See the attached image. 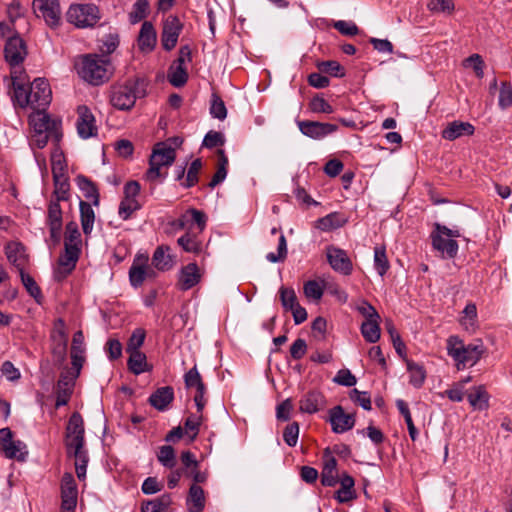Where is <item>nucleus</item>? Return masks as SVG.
<instances>
[{
  "instance_id": "obj_1",
  "label": "nucleus",
  "mask_w": 512,
  "mask_h": 512,
  "mask_svg": "<svg viewBox=\"0 0 512 512\" xmlns=\"http://www.w3.org/2000/svg\"><path fill=\"white\" fill-rule=\"evenodd\" d=\"M52 93L49 83L42 78L35 79L31 84L16 86V94L12 99L21 108L32 110H46L50 104Z\"/></svg>"
},
{
  "instance_id": "obj_2",
  "label": "nucleus",
  "mask_w": 512,
  "mask_h": 512,
  "mask_svg": "<svg viewBox=\"0 0 512 512\" xmlns=\"http://www.w3.org/2000/svg\"><path fill=\"white\" fill-rule=\"evenodd\" d=\"M147 81L141 77H132L124 83L114 84L110 88V103L118 110H130L138 98L147 93Z\"/></svg>"
},
{
  "instance_id": "obj_3",
  "label": "nucleus",
  "mask_w": 512,
  "mask_h": 512,
  "mask_svg": "<svg viewBox=\"0 0 512 512\" xmlns=\"http://www.w3.org/2000/svg\"><path fill=\"white\" fill-rule=\"evenodd\" d=\"M78 75L87 83L98 86L109 81L113 75L110 61L98 54L81 56L77 64Z\"/></svg>"
},
{
  "instance_id": "obj_4",
  "label": "nucleus",
  "mask_w": 512,
  "mask_h": 512,
  "mask_svg": "<svg viewBox=\"0 0 512 512\" xmlns=\"http://www.w3.org/2000/svg\"><path fill=\"white\" fill-rule=\"evenodd\" d=\"M447 353L456 362L458 370L466 366L475 365L485 353L483 342L478 339L474 343L465 345L463 341L455 335L447 339Z\"/></svg>"
},
{
  "instance_id": "obj_5",
  "label": "nucleus",
  "mask_w": 512,
  "mask_h": 512,
  "mask_svg": "<svg viewBox=\"0 0 512 512\" xmlns=\"http://www.w3.org/2000/svg\"><path fill=\"white\" fill-rule=\"evenodd\" d=\"M176 157L175 150L164 143H158L150 156L149 169L145 173L147 181L154 182L158 178L163 177L161 169L169 167L173 164Z\"/></svg>"
},
{
  "instance_id": "obj_6",
  "label": "nucleus",
  "mask_w": 512,
  "mask_h": 512,
  "mask_svg": "<svg viewBox=\"0 0 512 512\" xmlns=\"http://www.w3.org/2000/svg\"><path fill=\"white\" fill-rule=\"evenodd\" d=\"M191 49L188 45L179 49L178 57L168 69L167 78L169 83L174 87H182L187 83L188 71L186 63L191 62Z\"/></svg>"
},
{
  "instance_id": "obj_7",
  "label": "nucleus",
  "mask_w": 512,
  "mask_h": 512,
  "mask_svg": "<svg viewBox=\"0 0 512 512\" xmlns=\"http://www.w3.org/2000/svg\"><path fill=\"white\" fill-rule=\"evenodd\" d=\"M67 19L79 28L93 27L100 19L99 9L94 4L72 5L67 12Z\"/></svg>"
},
{
  "instance_id": "obj_8",
  "label": "nucleus",
  "mask_w": 512,
  "mask_h": 512,
  "mask_svg": "<svg viewBox=\"0 0 512 512\" xmlns=\"http://www.w3.org/2000/svg\"><path fill=\"white\" fill-rule=\"evenodd\" d=\"M84 434L85 429L82 416L78 412L72 413L66 427V446L68 453H71L73 449L79 450L84 447Z\"/></svg>"
},
{
  "instance_id": "obj_9",
  "label": "nucleus",
  "mask_w": 512,
  "mask_h": 512,
  "mask_svg": "<svg viewBox=\"0 0 512 512\" xmlns=\"http://www.w3.org/2000/svg\"><path fill=\"white\" fill-rule=\"evenodd\" d=\"M33 10L38 18H43L51 27H57L61 22V9L58 0H34Z\"/></svg>"
},
{
  "instance_id": "obj_10",
  "label": "nucleus",
  "mask_w": 512,
  "mask_h": 512,
  "mask_svg": "<svg viewBox=\"0 0 512 512\" xmlns=\"http://www.w3.org/2000/svg\"><path fill=\"white\" fill-rule=\"evenodd\" d=\"M182 29L183 24L175 15H169L163 21L161 44L164 50L171 51L173 48H175Z\"/></svg>"
},
{
  "instance_id": "obj_11",
  "label": "nucleus",
  "mask_w": 512,
  "mask_h": 512,
  "mask_svg": "<svg viewBox=\"0 0 512 512\" xmlns=\"http://www.w3.org/2000/svg\"><path fill=\"white\" fill-rule=\"evenodd\" d=\"M34 114L30 116V125L34 129V133H50L55 135V141H59L62 134L59 132L60 123L52 120L45 110H34Z\"/></svg>"
},
{
  "instance_id": "obj_12",
  "label": "nucleus",
  "mask_w": 512,
  "mask_h": 512,
  "mask_svg": "<svg viewBox=\"0 0 512 512\" xmlns=\"http://www.w3.org/2000/svg\"><path fill=\"white\" fill-rule=\"evenodd\" d=\"M80 253V247L64 246V254L59 257L58 268L54 273L57 281H62L75 269Z\"/></svg>"
},
{
  "instance_id": "obj_13",
  "label": "nucleus",
  "mask_w": 512,
  "mask_h": 512,
  "mask_svg": "<svg viewBox=\"0 0 512 512\" xmlns=\"http://www.w3.org/2000/svg\"><path fill=\"white\" fill-rule=\"evenodd\" d=\"M328 422L336 434H342L351 430L356 422L355 415L345 413L342 406L337 405L329 410Z\"/></svg>"
},
{
  "instance_id": "obj_14",
  "label": "nucleus",
  "mask_w": 512,
  "mask_h": 512,
  "mask_svg": "<svg viewBox=\"0 0 512 512\" xmlns=\"http://www.w3.org/2000/svg\"><path fill=\"white\" fill-rule=\"evenodd\" d=\"M27 56L25 41L18 35L8 38L4 48V57L10 66L21 65Z\"/></svg>"
},
{
  "instance_id": "obj_15",
  "label": "nucleus",
  "mask_w": 512,
  "mask_h": 512,
  "mask_svg": "<svg viewBox=\"0 0 512 512\" xmlns=\"http://www.w3.org/2000/svg\"><path fill=\"white\" fill-rule=\"evenodd\" d=\"M297 125L303 135L312 139H322L338 130L336 124L310 120H299Z\"/></svg>"
},
{
  "instance_id": "obj_16",
  "label": "nucleus",
  "mask_w": 512,
  "mask_h": 512,
  "mask_svg": "<svg viewBox=\"0 0 512 512\" xmlns=\"http://www.w3.org/2000/svg\"><path fill=\"white\" fill-rule=\"evenodd\" d=\"M62 215L63 213L60 203L51 199L47 208L46 224L49 228L50 238L55 244H58L61 239L63 226Z\"/></svg>"
},
{
  "instance_id": "obj_17",
  "label": "nucleus",
  "mask_w": 512,
  "mask_h": 512,
  "mask_svg": "<svg viewBox=\"0 0 512 512\" xmlns=\"http://www.w3.org/2000/svg\"><path fill=\"white\" fill-rule=\"evenodd\" d=\"M52 353L58 362H63L66 357L68 337L65 332V323L57 319L51 332Z\"/></svg>"
},
{
  "instance_id": "obj_18",
  "label": "nucleus",
  "mask_w": 512,
  "mask_h": 512,
  "mask_svg": "<svg viewBox=\"0 0 512 512\" xmlns=\"http://www.w3.org/2000/svg\"><path fill=\"white\" fill-rule=\"evenodd\" d=\"M77 132L83 139H88L97 134L95 117L86 105H80L77 108Z\"/></svg>"
},
{
  "instance_id": "obj_19",
  "label": "nucleus",
  "mask_w": 512,
  "mask_h": 512,
  "mask_svg": "<svg viewBox=\"0 0 512 512\" xmlns=\"http://www.w3.org/2000/svg\"><path fill=\"white\" fill-rule=\"evenodd\" d=\"M327 260L336 272L343 275H350L352 273V262L343 249L329 246L327 248Z\"/></svg>"
},
{
  "instance_id": "obj_20",
  "label": "nucleus",
  "mask_w": 512,
  "mask_h": 512,
  "mask_svg": "<svg viewBox=\"0 0 512 512\" xmlns=\"http://www.w3.org/2000/svg\"><path fill=\"white\" fill-rule=\"evenodd\" d=\"M138 48L143 53L152 52L157 44V32L150 21H144L137 38Z\"/></svg>"
},
{
  "instance_id": "obj_21",
  "label": "nucleus",
  "mask_w": 512,
  "mask_h": 512,
  "mask_svg": "<svg viewBox=\"0 0 512 512\" xmlns=\"http://www.w3.org/2000/svg\"><path fill=\"white\" fill-rule=\"evenodd\" d=\"M432 247L439 251L444 258H455L458 253V243L454 239H448L440 233L432 231L431 235Z\"/></svg>"
},
{
  "instance_id": "obj_22",
  "label": "nucleus",
  "mask_w": 512,
  "mask_h": 512,
  "mask_svg": "<svg viewBox=\"0 0 512 512\" xmlns=\"http://www.w3.org/2000/svg\"><path fill=\"white\" fill-rule=\"evenodd\" d=\"M326 400L319 391L306 393L299 402V410L302 413L314 414L325 407Z\"/></svg>"
},
{
  "instance_id": "obj_23",
  "label": "nucleus",
  "mask_w": 512,
  "mask_h": 512,
  "mask_svg": "<svg viewBox=\"0 0 512 512\" xmlns=\"http://www.w3.org/2000/svg\"><path fill=\"white\" fill-rule=\"evenodd\" d=\"M201 273L196 263L184 266L179 274L178 285L183 291L189 290L200 282Z\"/></svg>"
},
{
  "instance_id": "obj_24",
  "label": "nucleus",
  "mask_w": 512,
  "mask_h": 512,
  "mask_svg": "<svg viewBox=\"0 0 512 512\" xmlns=\"http://www.w3.org/2000/svg\"><path fill=\"white\" fill-rule=\"evenodd\" d=\"M5 254L9 262L14 265L18 271H22L28 261L25 247L19 242H10L5 247Z\"/></svg>"
},
{
  "instance_id": "obj_25",
  "label": "nucleus",
  "mask_w": 512,
  "mask_h": 512,
  "mask_svg": "<svg viewBox=\"0 0 512 512\" xmlns=\"http://www.w3.org/2000/svg\"><path fill=\"white\" fill-rule=\"evenodd\" d=\"M174 400V389L171 386H164L158 388L153 392L148 402L152 407L158 411H165Z\"/></svg>"
},
{
  "instance_id": "obj_26",
  "label": "nucleus",
  "mask_w": 512,
  "mask_h": 512,
  "mask_svg": "<svg viewBox=\"0 0 512 512\" xmlns=\"http://www.w3.org/2000/svg\"><path fill=\"white\" fill-rule=\"evenodd\" d=\"M84 352V335L83 332L79 330L74 333L71 346L72 366L76 370V376H78L83 366Z\"/></svg>"
},
{
  "instance_id": "obj_27",
  "label": "nucleus",
  "mask_w": 512,
  "mask_h": 512,
  "mask_svg": "<svg viewBox=\"0 0 512 512\" xmlns=\"http://www.w3.org/2000/svg\"><path fill=\"white\" fill-rule=\"evenodd\" d=\"M474 131V126L469 122L453 121L442 131V137L453 141L465 135H473Z\"/></svg>"
},
{
  "instance_id": "obj_28",
  "label": "nucleus",
  "mask_w": 512,
  "mask_h": 512,
  "mask_svg": "<svg viewBox=\"0 0 512 512\" xmlns=\"http://www.w3.org/2000/svg\"><path fill=\"white\" fill-rule=\"evenodd\" d=\"M74 386L73 378L68 377L67 375L61 374L58 382H57V398L55 407L59 408L61 406L66 405L69 402V399L72 394Z\"/></svg>"
},
{
  "instance_id": "obj_29",
  "label": "nucleus",
  "mask_w": 512,
  "mask_h": 512,
  "mask_svg": "<svg viewBox=\"0 0 512 512\" xmlns=\"http://www.w3.org/2000/svg\"><path fill=\"white\" fill-rule=\"evenodd\" d=\"M186 505L189 512H202L205 507V493L204 490L192 484L189 488Z\"/></svg>"
},
{
  "instance_id": "obj_30",
  "label": "nucleus",
  "mask_w": 512,
  "mask_h": 512,
  "mask_svg": "<svg viewBox=\"0 0 512 512\" xmlns=\"http://www.w3.org/2000/svg\"><path fill=\"white\" fill-rule=\"evenodd\" d=\"M339 482L341 487L335 492V498L340 503H346L354 499L356 497L354 479L348 474H343Z\"/></svg>"
},
{
  "instance_id": "obj_31",
  "label": "nucleus",
  "mask_w": 512,
  "mask_h": 512,
  "mask_svg": "<svg viewBox=\"0 0 512 512\" xmlns=\"http://www.w3.org/2000/svg\"><path fill=\"white\" fill-rule=\"evenodd\" d=\"M128 353L130 356L128 358L127 365L132 373L139 375L141 373L151 371L152 366L147 363V357L143 352L133 351Z\"/></svg>"
},
{
  "instance_id": "obj_32",
  "label": "nucleus",
  "mask_w": 512,
  "mask_h": 512,
  "mask_svg": "<svg viewBox=\"0 0 512 512\" xmlns=\"http://www.w3.org/2000/svg\"><path fill=\"white\" fill-rule=\"evenodd\" d=\"M168 246H158L152 256V265L160 271H168L173 266V260L168 251Z\"/></svg>"
},
{
  "instance_id": "obj_33",
  "label": "nucleus",
  "mask_w": 512,
  "mask_h": 512,
  "mask_svg": "<svg viewBox=\"0 0 512 512\" xmlns=\"http://www.w3.org/2000/svg\"><path fill=\"white\" fill-rule=\"evenodd\" d=\"M347 218L339 213L333 212L317 220L316 227L321 231H331L344 226Z\"/></svg>"
},
{
  "instance_id": "obj_34",
  "label": "nucleus",
  "mask_w": 512,
  "mask_h": 512,
  "mask_svg": "<svg viewBox=\"0 0 512 512\" xmlns=\"http://www.w3.org/2000/svg\"><path fill=\"white\" fill-rule=\"evenodd\" d=\"M467 399L476 410H485L489 407V394L482 385L474 387L467 395Z\"/></svg>"
},
{
  "instance_id": "obj_35",
  "label": "nucleus",
  "mask_w": 512,
  "mask_h": 512,
  "mask_svg": "<svg viewBox=\"0 0 512 512\" xmlns=\"http://www.w3.org/2000/svg\"><path fill=\"white\" fill-rule=\"evenodd\" d=\"M217 158V170L208 184L211 189L215 188L218 184L223 182L227 176V167L229 161L223 149L217 150Z\"/></svg>"
},
{
  "instance_id": "obj_36",
  "label": "nucleus",
  "mask_w": 512,
  "mask_h": 512,
  "mask_svg": "<svg viewBox=\"0 0 512 512\" xmlns=\"http://www.w3.org/2000/svg\"><path fill=\"white\" fill-rule=\"evenodd\" d=\"M79 208H80V220H81L82 230H83V233L86 236H88L93 230L94 221H95V212H94L91 204H89L85 201H82V200L79 203Z\"/></svg>"
},
{
  "instance_id": "obj_37",
  "label": "nucleus",
  "mask_w": 512,
  "mask_h": 512,
  "mask_svg": "<svg viewBox=\"0 0 512 512\" xmlns=\"http://www.w3.org/2000/svg\"><path fill=\"white\" fill-rule=\"evenodd\" d=\"M172 503L170 494H163L158 498L142 502L141 512H164Z\"/></svg>"
},
{
  "instance_id": "obj_38",
  "label": "nucleus",
  "mask_w": 512,
  "mask_h": 512,
  "mask_svg": "<svg viewBox=\"0 0 512 512\" xmlns=\"http://www.w3.org/2000/svg\"><path fill=\"white\" fill-rule=\"evenodd\" d=\"M129 281L131 286L134 288H139L144 283L145 272L142 255H139L134 259L129 269Z\"/></svg>"
},
{
  "instance_id": "obj_39",
  "label": "nucleus",
  "mask_w": 512,
  "mask_h": 512,
  "mask_svg": "<svg viewBox=\"0 0 512 512\" xmlns=\"http://www.w3.org/2000/svg\"><path fill=\"white\" fill-rule=\"evenodd\" d=\"M407 370L410 375V384L415 388H420L426 379V371L423 365L412 360H406Z\"/></svg>"
},
{
  "instance_id": "obj_40",
  "label": "nucleus",
  "mask_w": 512,
  "mask_h": 512,
  "mask_svg": "<svg viewBox=\"0 0 512 512\" xmlns=\"http://www.w3.org/2000/svg\"><path fill=\"white\" fill-rule=\"evenodd\" d=\"M8 459H16L18 461H25L28 455L27 446L20 440L13 441L9 446L1 452Z\"/></svg>"
},
{
  "instance_id": "obj_41",
  "label": "nucleus",
  "mask_w": 512,
  "mask_h": 512,
  "mask_svg": "<svg viewBox=\"0 0 512 512\" xmlns=\"http://www.w3.org/2000/svg\"><path fill=\"white\" fill-rule=\"evenodd\" d=\"M76 181L80 190L83 191L84 196L88 199H92L93 204L97 206L99 204V192L95 184L83 175L77 176Z\"/></svg>"
},
{
  "instance_id": "obj_42",
  "label": "nucleus",
  "mask_w": 512,
  "mask_h": 512,
  "mask_svg": "<svg viewBox=\"0 0 512 512\" xmlns=\"http://www.w3.org/2000/svg\"><path fill=\"white\" fill-rule=\"evenodd\" d=\"M70 455H73L75 458V470L79 480H84L86 477V469L89 461L88 453L83 448L79 450L73 449Z\"/></svg>"
},
{
  "instance_id": "obj_43",
  "label": "nucleus",
  "mask_w": 512,
  "mask_h": 512,
  "mask_svg": "<svg viewBox=\"0 0 512 512\" xmlns=\"http://www.w3.org/2000/svg\"><path fill=\"white\" fill-rule=\"evenodd\" d=\"M203 412H196L188 416L184 422L185 434L189 436L190 441H194L199 433L200 425L203 421Z\"/></svg>"
},
{
  "instance_id": "obj_44",
  "label": "nucleus",
  "mask_w": 512,
  "mask_h": 512,
  "mask_svg": "<svg viewBox=\"0 0 512 512\" xmlns=\"http://www.w3.org/2000/svg\"><path fill=\"white\" fill-rule=\"evenodd\" d=\"M54 181V192L53 201H68L70 194V184L67 177L53 178Z\"/></svg>"
},
{
  "instance_id": "obj_45",
  "label": "nucleus",
  "mask_w": 512,
  "mask_h": 512,
  "mask_svg": "<svg viewBox=\"0 0 512 512\" xmlns=\"http://www.w3.org/2000/svg\"><path fill=\"white\" fill-rule=\"evenodd\" d=\"M396 406H397L399 412L401 413V415L405 419L411 440L416 441L419 433H418V430L415 427L414 422L412 420V416H411L408 404L404 400L398 399L396 401Z\"/></svg>"
},
{
  "instance_id": "obj_46",
  "label": "nucleus",
  "mask_w": 512,
  "mask_h": 512,
  "mask_svg": "<svg viewBox=\"0 0 512 512\" xmlns=\"http://www.w3.org/2000/svg\"><path fill=\"white\" fill-rule=\"evenodd\" d=\"M177 243L185 252L197 254L202 249L201 241L198 240L195 234L190 232L185 233L178 238Z\"/></svg>"
},
{
  "instance_id": "obj_47",
  "label": "nucleus",
  "mask_w": 512,
  "mask_h": 512,
  "mask_svg": "<svg viewBox=\"0 0 512 512\" xmlns=\"http://www.w3.org/2000/svg\"><path fill=\"white\" fill-rule=\"evenodd\" d=\"M379 320L364 321L361 325V333L367 342L375 343L380 338Z\"/></svg>"
},
{
  "instance_id": "obj_48",
  "label": "nucleus",
  "mask_w": 512,
  "mask_h": 512,
  "mask_svg": "<svg viewBox=\"0 0 512 512\" xmlns=\"http://www.w3.org/2000/svg\"><path fill=\"white\" fill-rule=\"evenodd\" d=\"M374 266L381 277L389 270L390 264L384 246H376L374 248Z\"/></svg>"
},
{
  "instance_id": "obj_49",
  "label": "nucleus",
  "mask_w": 512,
  "mask_h": 512,
  "mask_svg": "<svg viewBox=\"0 0 512 512\" xmlns=\"http://www.w3.org/2000/svg\"><path fill=\"white\" fill-rule=\"evenodd\" d=\"M141 208V204L137 199L122 198L119 208L118 215L123 220H128L132 214Z\"/></svg>"
},
{
  "instance_id": "obj_50",
  "label": "nucleus",
  "mask_w": 512,
  "mask_h": 512,
  "mask_svg": "<svg viewBox=\"0 0 512 512\" xmlns=\"http://www.w3.org/2000/svg\"><path fill=\"white\" fill-rule=\"evenodd\" d=\"M149 1L148 0H137L129 13V20L132 24L138 23L147 17L149 13Z\"/></svg>"
},
{
  "instance_id": "obj_51",
  "label": "nucleus",
  "mask_w": 512,
  "mask_h": 512,
  "mask_svg": "<svg viewBox=\"0 0 512 512\" xmlns=\"http://www.w3.org/2000/svg\"><path fill=\"white\" fill-rule=\"evenodd\" d=\"M64 246H73L81 248V234L76 222L71 221L66 225Z\"/></svg>"
},
{
  "instance_id": "obj_52",
  "label": "nucleus",
  "mask_w": 512,
  "mask_h": 512,
  "mask_svg": "<svg viewBox=\"0 0 512 512\" xmlns=\"http://www.w3.org/2000/svg\"><path fill=\"white\" fill-rule=\"evenodd\" d=\"M158 461L166 468L172 469L176 465V455L172 446L164 445L157 453Z\"/></svg>"
},
{
  "instance_id": "obj_53",
  "label": "nucleus",
  "mask_w": 512,
  "mask_h": 512,
  "mask_svg": "<svg viewBox=\"0 0 512 512\" xmlns=\"http://www.w3.org/2000/svg\"><path fill=\"white\" fill-rule=\"evenodd\" d=\"M22 284L26 288L27 292L31 297H33L37 302L42 298L41 289L35 282L32 276L25 273L24 269L19 272Z\"/></svg>"
},
{
  "instance_id": "obj_54",
  "label": "nucleus",
  "mask_w": 512,
  "mask_h": 512,
  "mask_svg": "<svg viewBox=\"0 0 512 512\" xmlns=\"http://www.w3.org/2000/svg\"><path fill=\"white\" fill-rule=\"evenodd\" d=\"M202 169V161L201 159L197 158L192 161L190 164V167L187 171V176L184 182H182V186L185 188L193 187L195 184H197L199 178L198 174Z\"/></svg>"
},
{
  "instance_id": "obj_55",
  "label": "nucleus",
  "mask_w": 512,
  "mask_h": 512,
  "mask_svg": "<svg viewBox=\"0 0 512 512\" xmlns=\"http://www.w3.org/2000/svg\"><path fill=\"white\" fill-rule=\"evenodd\" d=\"M287 253L286 237L281 233L278 240L277 253H268L266 259L271 263L284 262L287 258Z\"/></svg>"
},
{
  "instance_id": "obj_56",
  "label": "nucleus",
  "mask_w": 512,
  "mask_h": 512,
  "mask_svg": "<svg viewBox=\"0 0 512 512\" xmlns=\"http://www.w3.org/2000/svg\"><path fill=\"white\" fill-rule=\"evenodd\" d=\"M146 338V331L143 328H136L128 342L126 347V352L140 351V347L143 345Z\"/></svg>"
},
{
  "instance_id": "obj_57",
  "label": "nucleus",
  "mask_w": 512,
  "mask_h": 512,
  "mask_svg": "<svg viewBox=\"0 0 512 512\" xmlns=\"http://www.w3.org/2000/svg\"><path fill=\"white\" fill-rule=\"evenodd\" d=\"M498 105L502 110L512 106V85L510 82H501Z\"/></svg>"
},
{
  "instance_id": "obj_58",
  "label": "nucleus",
  "mask_w": 512,
  "mask_h": 512,
  "mask_svg": "<svg viewBox=\"0 0 512 512\" xmlns=\"http://www.w3.org/2000/svg\"><path fill=\"white\" fill-rule=\"evenodd\" d=\"M464 316L461 318V325L466 329H474L477 319V308L473 303H469L463 310Z\"/></svg>"
},
{
  "instance_id": "obj_59",
  "label": "nucleus",
  "mask_w": 512,
  "mask_h": 512,
  "mask_svg": "<svg viewBox=\"0 0 512 512\" xmlns=\"http://www.w3.org/2000/svg\"><path fill=\"white\" fill-rule=\"evenodd\" d=\"M77 485L71 473H65L61 480V496L77 497Z\"/></svg>"
},
{
  "instance_id": "obj_60",
  "label": "nucleus",
  "mask_w": 512,
  "mask_h": 512,
  "mask_svg": "<svg viewBox=\"0 0 512 512\" xmlns=\"http://www.w3.org/2000/svg\"><path fill=\"white\" fill-rule=\"evenodd\" d=\"M210 113L212 117L219 120H224L227 116L226 106L221 97L217 94L212 95Z\"/></svg>"
},
{
  "instance_id": "obj_61",
  "label": "nucleus",
  "mask_w": 512,
  "mask_h": 512,
  "mask_svg": "<svg viewBox=\"0 0 512 512\" xmlns=\"http://www.w3.org/2000/svg\"><path fill=\"white\" fill-rule=\"evenodd\" d=\"M309 109L313 113L331 114L334 112V108L320 96H315L310 100Z\"/></svg>"
},
{
  "instance_id": "obj_62",
  "label": "nucleus",
  "mask_w": 512,
  "mask_h": 512,
  "mask_svg": "<svg viewBox=\"0 0 512 512\" xmlns=\"http://www.w3.org/2000/svg\"><path fill=\"white\" fill-rule=\"evenodd\" d=\"M53 178L67 177L65 175L66 163L61 153H53L51 156Z\"/></svg>"
},
{
  "instance_id": "obj_63",
  "label": "nucleus",
  "mask_w": 512,
  "mask_h": 512,
  "mask_svg": "<svg viewBox=\"0 0 512 512\" xmlns=\"http://www.w3.org/2000/svg\"><path fill=\"white\" fill-rule=\"evenodd\" d=\"M427 7L432 13L450 14L454 10V3L452 0H430Z\"/></svg>"
},
{
  "instance_id": "obj_64",
  "label": "nucleus",
  "mask_w": 512,
  "mask_h": 512,
  "mask_svg": "<svg viewBox=\"0 0 512 512\" xmlns=\"http://www.w3.org/2000/svg\"><path fill=\"white\" fill-rule=\"evenodd\" d=\"M304 294L307 298L313 300H320L323 296L322 286L315 280H309L304 284Z\"/></svg>"
}]
</instances>
